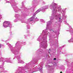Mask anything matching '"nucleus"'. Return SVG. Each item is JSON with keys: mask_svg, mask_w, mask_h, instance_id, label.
<instances>
[{"mask_svg": "<svg viewBox=\"0 0 73 73\" xmlns=\"http://www.w3.org/2000/svg\"><path fill=\"white\" fill-rule=\"evenodd\" d=\"M60 73H62V71L60 72Z\"/></svg>", "mask_w": 73, "mask_h": 73, "instance_id": "7ed1b4c3", "label": "nucleus"}, {"mask_svg": "<svg viewBox=\"0 0 73 73\" xmlns=\"http://www.w3.org/2000/svg\"><path fill=\"white\" fill-rule=\"evenodd\" d=\"M31 21H32V20H31Z\"/></svg>", "mask_w": 73, "mask_h": 73, "instance_id": "0eeeda50", "label": "nucleus"}, {"mask_svg": "<svg viewBox=\"0 0 73 73\" xmlns=\"http://www.w3.org/2000/svg\"><path fill=\"white\" fill-rule=\"evenodd\" d=\"M0 48H1V46H0Z\"/></svg>", "mask_w": 73, "mask_h": 73, "instance_id": "39448f33", "label": "nucleus"}, {"mask_svg": "<svg viewBox=\"0 0 73 73\" xmlns=\"http://www.w3.org/2000/svg\"><path fill=\"white\" fill-rule=\"evenodd\" d=\"M49 50H50V49H49Z\"/></svg>", "mask_w": 73, "mask_h": 73, "instance_id": "20e7f679", "label": "nucleus"}, {"mask_svg": "<svg viewBox=\"0 0 73 73\" xmlns=\"http://www.w3.org/2000/svg\"><path fill=\"white\" fill-rule=\"evenodd\" d=\"M3 25L4 27H9V25H10V23H9V22L8 21H5L3 23Z\"/></svg>", "mask_w": 73, "mask_h": 73, "instance_id": "f257e3e1", "label": "nucleus"}, {"mask_svg": "<svg viewBox=\"0 0 73 73\" xmlns=\"http://www.w3.org/2000/svg\"><path fill=\"white\" fill-rule=\"evenodd\" d=\"M60 19H61V18H60Z\"/></svg>", "mask_w": 73, "mask_h": 73, "instance_id": "423d86ee", "label": "nucleus"}, {"mask_svg": "<svg viewBox=\"0 0 73 73\" xmlns=\"http://www.w3.org/2000/svg\"><path fill=\"white\" fill-rule=\"evenodd\" d=\"M54 60H56V58H54Z\"/></svg>", "mask_w": 73, "mask_h": 73, "instance_id": "f03ea898", "label": "nucleus"}]
</instances>
